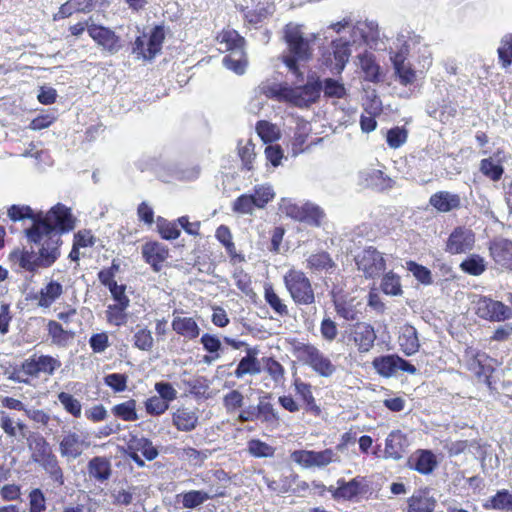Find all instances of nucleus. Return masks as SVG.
<instances>
[{"instance_id": "1", "label": "nucleus", "mask_w": 512, "mask_h": 512, "mask_svg": "<svg viewBox=\"0 0 512 512\" xmlns=\"http://www.w3.org/2000/svg\"><path fill=\"white\" fill-rule=\"evenodd\" d=\"M73 226L69 209L57 204L43 219H35L32 227L26 230L28 240L36 245L37 251L15 250L10 254V260L29 272L50 267L60 256L61 232L69 231Z\"/></svg>"}, {"instance_id": "2", "label": "nucleus", "mask_w": 512, "mask_h": 512, "mask_svg": "<svg viewBox=\"0 0 512 512\" xmlns=\"http://www.w3.org/2000/svg\"><path fill=\"white\" fill-rule=\"evenodd\" d=\"M73 226L69 209L57 204L43 219H35L32 227L26 230L28 240L36 245L37 251L15 250L10 254V260L29 272L50 267L60 256L61 232L69 231Z\"/></svg>"}, {"instance_id": "3", "label": "nucleus", "mask_w": 512, "mask_h": 512, "mask_svg": "<svg viewBox=\"0 0 512 512\" xmlns=\"http://www.w3.org/2000/svg\"><path fill=\"white\" fill-rule=\"evenodd\" d=\"M284 38L288 45L290 55L283 56V62L289 72L295 76L297 82L303 80V72L297 61H307L312 55L311 42L316 38L314 34L305 36L302 26L288 23L284 28Z\"/></svg>"}, {"instance_id": "4", "label": "nucleus", "mask_w": 512, "mask_h": 512, "mask_svg": "<svg viewBox=\"0 0 512 512\" xmlns=\"http://www.w3.org/2000/svg\"><path fill=\"white\" fill-rule=\"evenodd\" d=\"M26 440L27 447L31 452V460L39 464L54 482L63 485V470L44 436L33 432L27 436Z\"/></svg>"}, {"instance_id": "5", "label": "nucleus", "mask_w": 512, "mask_h": 512, "mask_svg": "<svg viewBox=\"0 0 512 512\" xmlns=\"http://www.w3.org/2000/svg\"><path fill=\"white\" fill-rule=\"evenodd\" d=\"M284 285L296 305H312L315 293L310 279L301 270L289 269L283 277Z\"/></svg>"}, {"instance_id": "6", "label": "nucleus", "mask_w": 512, "mask_h": 512, "mask_svg": "<svg viewBox=\"0 0 512 512\" xmlns=\"http://www.w3.org/2000/svg\"><path fill=\"white\" fill-rule=\"evenodd\" d=\"M321 92V84L318 81H308L302 86H282L278 90L277 96L297 107H308L316 102Z\"/></svg>"}, {"instance_id": "7", "label": "nucleus", "mask_w": 512, "mask_h": 512, "mask_svg": "<svg viewBox=\"0 0 512 512\" xmlns=\"http://www.w3.org/2000/svg\"><path fill=\"white\" fill-rule=\"evenodd\" d=\"M355 262L360 271L367 278L379 276L386 268V263L381 252L369 246L355 256Z\"/></svg>"}, {"instance_id": "8", "label": "nucleus", "mask_w": 512, "mask_h": 512, "mask_svg": "<svg viewBox=\"0 0 512 512\" xmlns=\"http://www.w3.org/2000/svg\"><path fill=\"white\" fill-rule=\"evenodd\" d=\"M291 459L304 468H322L332 462L339 461V455L332 449L323 451L296 450L291 454Z\"/></svg>"}, {"instance_id": "9", "label": "nucleus", "mask_w": 512, "mask_h": 512, "mask_svg": "<svg viewBox=\"0 0 512 512\" xmlns=\"http://www.w3.org/2000/svg\"><path fill=\"white\" fill-rule=\"evenodd\" d=\"M147 36L136 38L133 47V53L144 59H152L161 51L162 43L165 38L164 29L161 26L154 27L146 40Z\"/></svg>"}, {"instance_id": "10", "label": "nucleus", "mask_w": 512, "mask_h": 512, "mask_svg": "<svg viewBox=\"0 0 512 512\" xmlns=\"http://www.w3.org/2000/svg\"><path fill=\"white\" fill-rule=\"evenodd\" d=\"M476 314L485 320L501 322L512 318V308L490 298H480L476 303Z\"/></svg>"}, {"instance_id": "11", "label": "nucleus", "mask_w": 512, "mask_h": 512, "mask_svg": "<svg viewBox=\"0 0 512 512\" xmlns=\"http://www.w3.org/2000/svg\"><path fill=\"white\" fill-rule=\"evenodd\" d=\"M372 365L377 373L383 377H391L398 370L415 374L417 369L414 365L399 357L398 355H385L374 358Z\"/></svg>"}, {"instance_id": "12", "label": "nucleus", "mask_w": 512, "mask_h": 512, "mask_svg": "<svg viewBox=\"0 0 512 512\" xmlns=\"http://www.w3.org/2000/svg\"><path fill=\"white\" fill-rule=\"evenodd\" d=\"M301 354L305 362L320 376L330 377L336 371V366L318 348L312 345H304Z\"/></svg>"}, {"instance_id": "13", "label": "nucleus", "mask_w": 512, "mask_h": 512, "mask_svg": "<svg viewBox=\"0 0 512 512\" xmlns=\"http://www.w3.org/2000/svg\"><path fill=\"white\" fill-rule=\"evenodd\" d=\"M474 242L475 237L472 230L457 227L450 234L446 242V251L451 254L465 253L473 248Z\"/></svg>"}, {"instance_id": "14", "label": "nucleus", "mask_w": 512, "mask_h": 512, "mask_svg": "<svg viewBox=\"0 0 512 512\" xmlns=\"http://www.w3.org/2000/svg\"><path fill=\"white\" fill-rule=\"evenodd\" d=\"M88 33L99 46L111 54L117 53L121 48L120 38L109 28L93 23L88 25Z\"/></svg>"}, {"instance_id": "15", "label": "nucleus", "mask_w": 512, "mask_h": 512, "mask_svg": "<svg viewBox=\"0 0 512 512\" xmlns=\"http://www.w3.org/2000/svg\"><path fill=\"white\" fill-rule=\"evenodd\" d=\"M89 447L81 435L71 430L66 431L59 442V451L63 458L76 459Z\"/></svg>"}, {"instance_id": "16", "label": "nucleus", "mask_w": 512, "mask_h": 512, "mask_svg": "<svg viewBox=\"0 0 512 512\" xmlns=\"http://www.w3.org/2000/svg\"><path fill=\"white\" fill-rule=\"evenodd\" d=\"M351 337L361 353L369 352L377 338L373 326L365 322H359L353 326Z\"/></svg>"}, {"instance_id": "17", "label": "nucleus", "mask_w": 512, "mask_h": 512, "mask_svg": "<svg viewBox=\"0 0 512 512\" xmlns=\"http://www.w3.org/2000/svg\"><path fill=\"white\" fill-rule=\"evenodd\" d=\"M490 254L497 264L512 270V241L504 238L496 239L490 245Z\"/></svg>"}, {"instance_id": "18", "label": "nucleus", "mask_w": 512, "mask_h": 512, "mask_svg": "<svg viewBox=\"0 0 512 512\" xmlns=\"http://www.w3.org/2000/svg\"><path fill=\"white\" fill-rule=\"evenodd\" d=\"M350 42L343 39H337L332 41V48H333V59L328 57L326 59V62H330L331 69L335 71L336 73H340L344 67L345 64L349 60L350 56Z\"/></svg>"}, {"instance_id": "19", "label": "nucleus", "mask_w": 512, "mask_h": 512, "mask_svg": "<svg viewBox=\"0 0 512 512\" xmlns=\"http://www.w3.org/2000/svg\"><path fill=\"white\" fill-rule=\"evenodd\" d=\"M489 357L485 353L473 354L467 361V368L474 373L479 381L489 384V377L493 367L488 363Z\"/></svg>"}, {"instance_id": "20", "label": "nucleus", "mask_w": 512, "mask_h": 512, "mask_svg": "<svg viewBox=\"0 0 512 512\" xmlns=\"http://www.w3.org/2000/svg\"><path fill=\"white\" fill-rule=\"evenodd\" d=\"M168 254V249L158 242H148L142 247L144 259L156 272L161 269V264L167 259Z\"/></svg>"}, {"instance_id": "21", "label": "nucleus", "mask_w": 512, "mask_h": 512, "mask_svg": "<svg viewBox=\"0 0 512 512\" xmlns=\"http://www.w3.org/2000/svg\"><path fill=\"white\" fill-rule=\"evenodd\" d=\"M408 445V440L401 431H392L386 439L385 453L387 457L398 460L402 458Z\"/></svg>"}, {"instance_id": "22", "label": "nucleus", "mask_w": 512, "mask_h": 512, "mask_svg": "<svg viewBox=\"0 0 512 512\" xmlns=\"http://www.w3.org/2000/svg\"><path fill=\"white\" fill-rule=\"evenodd\" d=\"M429 203L439 212L446 213L458 209L461 205V198L458 194L440 191L430 197Z\"/></svg>"}, {"instance_id": "23", "label": "nucleus", "mask_w": 512, "mask_h": 512, "mask_svg": "<svg viewBox=\"0 0 512 512\" xmlns=\"http://www.w3.org/2000/svg\"><path fill=\"white\" fill-rule=\"evenodd\" d=\"M358 178L359 185L366 188L383 190L387 187L388 179L379 169L372 167L364 168L359 172Z\"/></svg>"}, {"instance_id": "24", "label": "nucleus", "mask_w": 512, "mask_h": 512, "mask_svg": "<svg viewBox=\"0 0 512 512\" xmlns=\"http://www.w3.org/2000/svg\"><path fill=\"white\" fill-rule=\"evenodd\" d=\"M335 310L337 314L348 321L358 319L361 313L362 303L356 298H336L334 300Z\"/></svg>"}, {"instance_id": "25", "label": "nucleus", "mask_w": 512, "mask_h": 512, "mask_svg": "<svg viewBox=\"0 0 512 512\" xmlns=\"http://www.w3.org/2000/svg\"><path fill=\"white\" fill-rule=\"evenodd\" d=\"M172 422L179 431L189 432L197 427L198 415L195 410L179 408L173 413Z\"/></svg>"}, {"instance_id": "26", "label": "nucleus", "mask_w": 512, "mask_h": 512, "mask_svg": "<svg viewBox=\"0 0 512 512\" xmlns=\"http://www.w3.org/2000/svg\"><path fill=\"white\" fill-rule=\"evenodd\" d=\"M172 329L188 339H195L200 334V328L192 317H182L174 314Z\"/></svg>"}, {"instance_id": "27", "label": "nucleus", "mask_w": 512, "mask_h": 512, "mask_svg": "<svg viewBox=\"0 0 512 512\" xmlns=\"http://www.w3.org/2000/svg\"><path fill=\"white\" fill-rule=\"evenodd\" d=\"M393 61L395 74L402 85H409L416 80V73L411 65L406 62L402 53H397L391 58Z\"/></svg>"}, {"instance_id": "28", "label": "nucleus", "mask_w": 512, "mask_h": 512, "mask_svg": "<svg viewBox=\"0 0 512 512\" xmlns=\"http://www.w3.org/2000/svg\"><path fill=\"white\" fill-rule=\"evenodd\" d=\"M89 476L98 482H105L111 476V463L105 457H94L88 463Z\"/></svg>"}, {"instance_id": "29", "label": "nucleus", "mask_w": 512, "mask_h": 512, "mask_svg": "<svg viewBox=\"0 0 512 512\" xmlns=\"http://www.w3.org/2000/svg\"><path fill=\"white\" fill-rule=\"evenodd\" d=\"M398 342L402 351L407 356L415 354L420 347L417 331L413 326L410 325H406L402 328Z\"/></svg>"}, {"instance_id": "30", "label": "nucleus", "mask_w": 512, "mask_h": 512, "mask_svg": "<svg viewBox=\"0 0 512 512\" xmlns=\"http://www.w3.org/2000/svg\"><path fill=\"white\" fill-rule=\"evenodd\" d=\"M96 0H68L61 5L54 19L66 18L71 16L73 13L78 12H90L95 4Z\"/></svg>"}, {"instance_id": "31", "label": "nucleus", "mask_w": 512, "mask_h": 512, "mask_svg": "<svg viewBox=\"0 0 512 512\" xmlns=\"http://www.w3.org/2000/svg\"><path fill=\"white\" fill-rule=\"evenodd\" d=\"M500 154L498 151L494 157L484 158L480 161L479 170L480 172L489 178L490 180L497 182L499 181L504 173V168L501 163V160L497 158Z\"/></svg>"}, {"instance_id": "32", "label": "nucleus", "mask_w": 512, "mask_h": 512, "mask_svg": "<svg viewBox=\"0 0 512 512\" xmlns=\"http://www.w3.org/2000/svg\"><path fill=\"white\" fill-rule=\"evenodd\" d=\"M217 40L219 41L220 45L224 46V49L226 51H230V53H235L238 50H244L245 40L235 30H223L217 36Z\"/></svg>"}, {"instance_id": "33", "label": "nucleus", "mask_w": 512, "mask_h": 512, "mask_svg": "<svg viewBox=\"0 0 512 512\" xmlns=\"http://www.w3.org/2000/svg\"><path fill=\"white\" fill-rule=\"evenodd\" d=\"M436 501L428 492L420 491L409 499L408 512H433Z\"/></svg>"}, {"instance_id": "34", "label": "nucleus", "mask_w": 512, "mask_h": 512, "mask_svg": "<svg viewBox=\"0 0 512 512\" xmlns=\"http://www.w3.org/2000/svg\"><path fill=\"white\" fill-rule=\"evenodd\" d=\"M411 462L414 469L421 474H430L437 466L436 457L429 450H420Z\"/></svg>"}, {"instance_id": "35", "label": "nucleus", "mask_w": 512, "mask_h": 512, "mask_svg": "<svg viewBox=\"0 0 512 512\" xmlns=\"http://www.w3.org/2000/svg\"><path fill=\"white\" fill-rule=\"evenodd\" d=\"M359 36V38L364 43H369L370 41H375L379 37L378 32V24L374 21H366V22H359L357 25L353 28V42L355 43L356 37Z\"/></svg>"}, {"instance_id": "36", "label": "nucleus", "mask_w": 512, "mask_h": 512, "mask_svg": "<svg viewBox=\"0 0 512 512\" xmlns=\"http://www.w3.org/2000/svg\"><path fill=\"white\" fill-rule=\"evenodd\" d=\"M128 450H133L136 453L141 452L148 461H152L158 456L156 447L149 439L144 437H133L128 444Z\"/></svg>"}, {"instance_id": "37", "label": "nucleus", "mask_w": 512, "mask_h": 512, "mask_svg": "<svg viewBox=\"0 0 512 512\" xmlns=\"http://www.w3.org/2000/svg\"><path fill=\"white\" fill-rule=\"evenodd\" d=\"M261 372L260 363L254 354L248 352V354L243 357L234 372L236 378L241 379L246 374L256 375Z\"/></svg>"}, {"instance_id": "38", "label": "nucleus", "mask_w": 512, "mask_h": 512, "mask_svg": "<svg viewBox=\"0 0 512 512\" xmlns=\"http://www.w3.org/2000/svg\"><path fill=\"white\" fill-rule=\"evenodd\" d=\"M484 506L489 509L512 512V494L508 490H500Z\"/></svg>"}, {"instance_id": "39", "label": "nucleus", "mask_w": 512, "mask_h": 512, "mask_svg": "<svg viewBox=\"0 0 512 512\" xmlns=\"http://www.w3.org/2000/svg\"><path fill=\"white\" fill-rule=\"evenodd\" d=\"M63 287L60 283L51 281L40 291L38 304L41 307H49L61 296Z\"/></svg>"}, {"instance_id": "40", "label": "nucleus", "mask_w": 512, "mask_h": 512, "mask_svg": "<svg viewBox=\"0 0 512 512\" xmlns=\"http://www.w3.org/2000/svg\"><path fill=\"white\" fill-rule=\"evenodd\" d=\"M339 487L334 492L335 498H343L351 500L358 494L362 493L361 482L355 478L349 482L338 481Z\"/></svg>"}, {"instance_id": "41", "label": "nucleus", "mask_w": 512, "mask_h": 512, "mask_svg": "<svg viewBox=\"0 0 512 512\" xmlns=\"http://www.w3.org/2000/svg\"><path fill=\"white\" fill-rule=\"evenodd\" d=\"M360 67L365 74V79L372 82L380 80L379 66L376 64L372 54H363L359 56Z\"/></svg>"}, {"instance_id": "42", "label": "nucleus", "mask_w": 512, "mask_h": 512, "mask_svg": "<svg viewBox=\"0 0 512 512\" xmlns=\"http://www.w3.org/2000/svg\"><path fill=\"white\" fill-rule=\"evenodd\" d=\"M180 496L182 497L183 507L187 509H195L212 498L210 494L202 490H191Z\"/></svg>"}, {"instance_id": "43", "label": "nucleus", "mask_w": 512, "mask_h": 512, "mask_svg": "<svg viewBox=\"0 0 512 512\" xmlns=\"http://www.w3.org/2000/svg\"><path fill=\"white\" fill-rule=\"evenodd\" d=\"M223 64L226 68L234 71L237 74H243L247 65L244 50H238L235 53H230L223 58Z\"/></svg>"}, {"instance_id": "44", "label": "nucleus", "mask_w": 512, "mask_h": 512, "mask_svg": "<svg viewBox=\"0 0 512 512\" xmlns=\"http://www.w3.org/2000/svg\"><path fill=\"white\" fill-rule=\"evenodd\" d=\"M112 412L115 416L124 421H136L138 419V415L136 413V401L133 399L115 405L112 408Z\"/></svg>"}, {"instance_id": "45", "label": "nucleus", "mask_w": 512, "mask_h": 512, "mask_svg": "<svg viewBox=\"0 0 512 512\" xmlns=\"http://www.w3.org/2000/svg\"><path fill=\"white\" fill-rule=\"evenodd\" d=\"M334 265L330 255L326 252L312 254L307 259V268L315 271L328 270Z\"/></svg>"}, {"instance_id": "46", "label": "nucleus", "mask_w": 512, "mask_h": 512, "mask_svg": "<svg viewBox=\"0 0 512 512\" xmlns=\"http://www.w3.org/2000/svg\"><path fill=\"white\" fill-rule=\"evenodd\" d=\"M460 268L470 275L478 276L481 275L485 269V261L479 255L473 254L465 259L461 264Z\"/></svg>"}, {"instance_id": "47", "label": "nucleus", "mask_w": 512, "mask_h": 512, "mask_svg": "<svg viewBox=\"0 0 512 512\" xmlns=\"http://www.w3.org/2000/svg\"><path fill=\"white\" fill-rule=\"evenodd\" d=\"M256 131L264 143H272L280 137L277 126L268 121H259L256 125Z\"/></svg>"}, {"instance_id": "48", "label": "nucleus", "mask_w": 512, "mask_h": 512, "mask_svg": "<svg viewBox=\"0 0 512 512\" xmlns=\"http://www.w3.org/2000/svg\"><path fill=\"white\" fill-rule=\"evenodd\" d=\"M258 414L259 419H261L263 422L268 423L273 426H277L279 424L280 418L278 413L273 408V405L269 402L264 401L263 399H260L258 405Z\"/></svg>"}, {"instance_id": "49", "label": "nucleus", "mask_w": 512, "mask_h": 512, "mask_svg": "<svg viewBox=\"0 0 512 512\" xmlns=\"http://www.w3.org/2000/svg\"><path fill=\"white\" fill-rule=\"evenodd\" d=\"M381 289L387 295L398 296L402 294L400 278L392 271L386 273L381 282Z\"/></svg>"}, {"instance_id": "50", "label": "nucleus", "mask_w": 512, "mask_h": 512, "mask_svg": "<svg viewBox=\"0 0 512 512\" xmlns=\"http://www.w3.org/2000/svg\"><path fill=\"white\" fill-rule=\"evenodd\" d=\"M57 398L68 413H70L76 418L81 416V403L73 395L66 392H60Z\"/></svg>"}, {"instance_id": "51", "label": "nucleus", "mask_w": 512, "mask_h": 512, "mask_svg": "<svg viewBox=\"0 0 512 512\" xmlns=\"http://www.w3.org/2000/svg\"><path fill=\"white\" fill-rule=\"evenodd\" d=\"M265 300L278 315L287 316L289 314L287 305L283 303L272 287L265 288Z\"/></svg>"}, {"instance_id": "52", "label": "nucleus", "mask_w": 512, "mask_h": 512, "mask_svg": "<svg viewBox=\"0 0 512 512\" xmlns=\"http://www.w3.org/2000/svg\"><path fill=\"white\" fill-rule=\"evenodd\" d=\"M157 227L162 238L166 240H174L180 236V230L176 222H170L162 217H158Z\"/></svg>"}, {"instance_id": "53", "label": "nucleus", "mask_w": 512, "mask_h": 512, "mask_svg": "<svg viewBox=\"0 0 512 512\" xmlns=\"http://www.w3.org/2000/svg\"><path fill=\"white\" fill-rule=\"evenodd\" d=\"M248 452L254 457H272L275 448L258 439H252L248 442Z\"/></svg>"}, {"instance_id": "54", "label": "nucleus", "mask_w": 512, "mask_h": 512, "mask_svg": "<svg viewBox=\"0 0 512 512\" xmlns=\"http://www.w3.org/2000/svg\"><path fill=\"white\" fill-rule=\"evenodd\" d=\"M408 137V131L404 127H394L387 131L386 141L390 148L396 149L402 146Z\"/></svg>"}, {"instance_id": "55", "label": "nucleus", "mask_w": 512, "mask_h": 512, "mask_svg": "<svg viewBox=\"0 0 512 512\" xmlns=\"http://www.w3.org/2000/svg\"><path fill=\"white\" fill-rule=\"evenodd\" d=\"M303 212L304 218L302 221L314 226H320L324 217V212L319 206L312 203H306L303 205Z\"/></svg>"}, {"instance_id": "56", "label": "nucleus", "mask_w": 512, "mask_h": 512, "mask_svg": "<svg viewBox=\"0 0 512 512\" xmlns=\"http://www.w3.org/2000/svg\"><path fill=\"white\" fill-rule=\"evenodd\" d=\"M29 512H45L46 511V497L43 491L39 488H34L29 492Z\"/></svg>"}, {"instance_id": "57", "label": "nucleus", "mask_w": 512, "mask_h": 512, "mask_svg": "<svg viewBox=\"0 0 512 512\" xmlns=\"http://www.w3.org/2000/svg\"><path fill=\"white\" fill-rule=\"evenodd\" d=\"M257 208L251 194H243L239 196L233 203V211L241 214H252Z\"/></svg>"}, {"instance_id": "58", "label": "nucleus", "mask_w": 512, "mask_h": 512, "mask_svg": "<svg viewBox=\"0 0 512 512\" xmlns=\"http://www.w3.org/2000/svg\"><path fill=\"white\" fill-rule=\"evenodd\" d=\"M256 202L257 208H264L274 197L272 187L269 185H259L254 188V194H251Z\"/></svg>"}, {"instance_id": "59", "label": "nucleus", "mask_w": 512, "mask_h": 512, "mask_svg": "<svg viewBox=\"0 0 512 512\" xmlns=\"http://www.w3.org/2000/svg\"><path fill=\"white\" fill-rule=\"evenodd\" d=\"M297 475L291 474L289 477H283L279 480H270L269 478H264V481L268 488L271 491L277 493H287L291 490V482L296 480Z\"/></svg>"}, {"instance_id": "60", "label": "nucleus", "mask_w": 512, "mask_h": 512, "mask_svg": "<svg viewBox=\"0 0 512 512\" xmlns=\"http://www.w3.org/2000/svg\"><path fill=\"white\" fill-rule=\"evenodd\" d=\"M498 56L504 68L512 63V35H506L498 48Z\"/></svg>"}, {"instance_id": "61", "label": "nucleus", "mask_w": 512, "mask_h": 512, "mask_svg": "<svg viewBox=\"0 0 512 512\" xmlns=\"http://www.w3.org/2000/svg\"><path fill=\"white\" fill-rule=\"evenodd\" d=\"M280 210L292 219L302 221L304 218L303 206H299L290 200L282 199L280 203Z\"/></svg>"}, {"instance_id": "62", "label": "nucleus", "mask_w": 512, "mask_h": 512, "mask_svg": "<svg viewBox=\"0 0 512 512\" xmlns=\"http://www.w3.org/2000/svg\"><path fill=\"white\" fill-rule=\"evenodd\" d=\"M407 268L410 272H412L414 277L421 283L426 285L432 283L431 271L426 267L419 265L413 261H410L407 263Z\"/></svg>"}, {"instance_id": "63", "label": "nucleus", "mask_w": 512, "mask_h": 512, "mask_svg": "<svg viewBox=\"0 0 512 512\" xmlns=\"http://www.w3.org/2000/svg\"><path fill=\"white\" fill-rule=\"evenodd\" d=\"M323 91L325 96L334 98H342L346 94V89L343 84L331 78H327L324 81Z\"/></svg>"}, {"instance_id": "64", "label": "nucleus", "mask_w": 512, "mask_h": 512, "mask_svg": "<svg viewBox=\"0 0 512 512\" xmlns=\"http://www.w3.org/2000/svg\"><path fill=\"white\" fill-rule=\"evenodd\" d=\"M255 145L251 141H247L244 146L239 147V156L241 158L243 167L247 170H252L253 161L255 159Z\"/></svg>"}]
</instances>
